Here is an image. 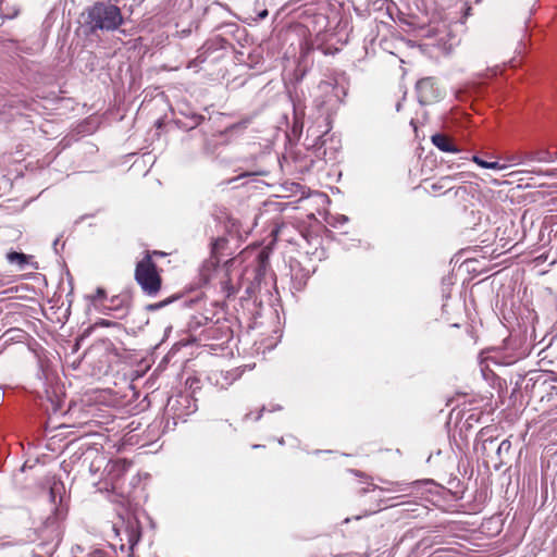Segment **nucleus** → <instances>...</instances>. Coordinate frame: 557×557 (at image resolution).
<instances>
[{
	"label": "nucleus",
	"mask_w": 557,
	"mask_h": 557,
	"mask_svg": "<svg viewBox=\"0 0 557 557\" xmlns=\"http://www.w3.org/2000/svg\"><path fill=\"white\" fill-rule=\"evenodd\" d=\"M122 21L120 9L112 4L97 3L89 11L91 29L113 30Z\"/></svg>",
	"instance_id": "f257e3e1"
},
{
	"label": "nucleus",
	"mask_w": 557,
	"mask_h": 557,
	"mask_svg": "<svg viewBox=\"0 0 557 557\" xmlns=\"http://www.w3.org/2000/svg\"><path fill=\"white\" fill-rule=\"evenodd\" d=\"M135 280L147 295L154 296L159 293L162 281L156 264L151 260L150 253H147L143 260L137 263Z\"/></svg>",
	"instance_id": "f03ea898"
},
{
	"label": "nucleus",
	"mask_w": 557,
	"mask_h": 557,
	"mask_svg": "<svg viewBox=\"0 0 557 557\" xmlns=\"http://www.w3.org/2000/svg\"><path fill=\"white\" fill-rule=\"evenodd\" d=\"M475 164H478L479 166L483 168V169H488V170H498V171H503V170H506L508 169L510 165H515V164H521L524 160H533V156L528 153V154H511V156H507L505 157V160L509 162V164L507 163H499V162H487L481 158H479L478 156H473L472 159H471Z\"/></svg>",
	"instance_id": "7ed1b4c3"
},
{
	"label": "nucleus",
	"mask_w": 557,
	"mask_h": 557,
	"mask_svg": "<svg viewBox=\"0 0 557 557\" xmlns=\"http://www.w3.org/2000/svg\"><path fill=\"white\" fill-rule=\"evenodd\" d=\"M417 92L419 102L428 104L436 101L440 98V91L435 87V82L431 77H425L417 83Z\"/></svg>",
	"instance_id": "20e7f679"
},
{
	"label": "nucleus",
	"mask_w": 557,
	"mask_h": 557,
	"mask_svg": "<svg viewBox=\"0 0 557 557\" xmlns=\"http://www.w3.org/2000/svg\"><path fill=\"white\" fill-rule=\"evenodd\" d=\"M432 144L438 148L441 151L444 152H454L457 153L460 150L457 148V146L454 144V141L447 137L444 134H434L431 137Z\"/></svg>",
	"instance_id": "39448f33"
},
{
	"label": "nucleus",
	"mask_w": 557,
	"mask_h": 557,
	"mask_svg": "<svg viewBox=\"0 0 557 557\" xmlns=\"http://www.w3.org/2000/svg\"><path fill=\"white\" fill-rule=\"evenodd\" d=\"M7 260L9 263L15 264L20 270H23L28 263L29 256L22 252L10 251L7 253Z\"/></svg>",
	"instance_id": "423d86ee"
},
{
	"label": "nucleus",
	"mask_w": 557,
	"mask_h": 557,
	"mask_svg": "<svg viewBox=\"0 0 557 557\" xmlns=\"http://www.w3.org/2000/svg\"><path fill=\"white\" fill-rule=\"evenodd\" d=\"M63 494H64V485L61 482L55 481V483L50 488L51 500L55 504L58 502L61 503Z\"/></svg>",
	"instance_id": "0eeeda50"
},
{
	"label": "nucleus",
	"mask_w": 557,
	"mask_h": 557,
	"mask_svg": "<svg viewBox=\"0 0 557 557\" xmlns=\"http://www.w3.org/2000/svg\"><path fill=\"white\" fill-rule=\"evenodd\" d=\"M511 448V443L508 440H504L497 448V454L508 453Z\"/></svg>",
	"instance_id": "6e6552de"
},
{
	"label": "nucleus",
	"mask_w": 557,
	"mask_h": 557,
	"mask_svg": "<svg viewBox=\"0 0 557 557\" xmlns=\"http://www.w3.org/2000/svg\"><path fill=\"white\" fill-rule=\"evenodd\" d=\"M106 297V290L101 287H98L97 290H96V294L94 296H90V299L92 301H97V300H100L102 298Z\"/></svg>",
	"instance_id": "1a4fd4ad"
},
{
	"label": "nucleus",
	"mask_w": 557,
	"mask_h": 557,
	"mask_svg": "<svg viewBox=\"0 0 557 557\" xmlns=\"http://www.w3.org/2000/svg\"><path fill=\"white\" fill-rule=\"evenodd\" d=\"M170 302V300H163V301H160L158 304H151V305H148L147 306V310H157V309H160L162 307H164L165 305H168Z\"/></svg>",
	"instance_id": "9d476101"
},
{
	"label": "nucleus",
	"mask_w": 557,
	"mask_h": 557,
	"mask_svg": "<svg viewBox=\"0 0 557 557\" xmlns=\"http://www.w3.org/2000/svg\"><path fill=\"white\" fill-rule=\"evenodd\" d=\"M453 180H454V178H453V177H450V176L443 177V178L441 180V183H442L441 187H445V186H447L448 184H450V183L453 182Z\"/></svg>",
	"instance_id": "9b49d317"
},
{
	"label": "nucleus",
	"mask_w": 557,
	"mask_h": 557,
	"mask_svg": "<svg viewBox=\"0 0 557 557\" xmlns=\"http://www.w3.org/2000/svg\"><path fill=\"white\" fill-rule=\"evenodd\" d=\"M111 468L121 467V472L125 470V463L121 461L120 462H113L110 465Z\"/></svg>",
	"instance_id": "f8f14e48"
},
{
	"label": "nucleus",
	"mask_w": 557,
	"mask_h": 557,
	"mask_svg": "<svg viewBox=\"0 0 557 557\" xmlns=\"http://www.w3.org/2000/svg\"><path fill=\"white\" fill-rule=\"evenodd\" d=\"M268 16V10H263L262 12L259 13V18L263 20Z\"/></svg>",
	"instance_id": "ddd939ff"
},
{
	"label": "nucleus",
	"mask_w": 557,
	"mask_h": 557,
	"mask_svg": "<svg viewBox=\"0 0 557 557\" xmlns=\"http://www.w3.org/2000/svg\"><path fill=\"white\" fill-rule=\"evenodd\" d=\"M4 286V281L3 278L0 276V288Z\"/></svg>",
	"instance_id": "4468645a"
},
{
	"label": "nucleus",
	"mask_w": 557,
	"mask_h": 557,
	"mask_svg": "<svg viewBox=\"0 0 557 557\" xmlns=\"http://www.w3.org/2000/svg\"><path fill=\"white\" fill-rule=\"evenodd\" d=\"M432 188H433V189H436V188H437V185H436V184H433V185H432Z\"/></svg>",
	"instance_id": "2eb2a0df"
}]
</instances>
